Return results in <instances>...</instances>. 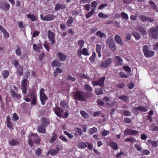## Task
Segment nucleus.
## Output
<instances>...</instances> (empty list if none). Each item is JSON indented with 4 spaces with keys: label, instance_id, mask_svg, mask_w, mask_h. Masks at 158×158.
Wrapping results in <instances>:
<instances>
[{
    "label": "nucleus",
    "instance_id": "obj_51",
    "mask_svg": "<svg viewBox=\"0 0 158 158\" xmlns=\"http://www.w3.org/2000/svg\"><path fill=\"white\" fill-rule=\"evenodd\" d=\"M84 42L83 40H80L78 41V44L80 47V51L81 50V48L84 46Z\"/></svg>",
    "mask_w": 158,
    "mask_h": 158
},
{
    "label": "nucleus",
    "instance_id": "obj_6",
    "mask_svg": "<svg viewBox=\"0 0 158 158\" xmlns=\"http://www.w3.org/2000/svg\"><path fill=\"white\" fill-rule=\"evenodd\" d=\"M158 27L156 26V27H153L149 29V34L151 35L152 37L154 39L157 38L158 35Z\"/></svg>",
    "mask_w": 158,
    "mask_h": 158
},
{
    "label": "nucleus",
    "instance_id": "obj_38",
    "mask_svg": "<svg viewBox=\"0 0 158 158\" xmlns=\"http://www.w3.org/2000/svg\"><path fill=\"white\" fill-rule=\"evenodd\" d=\"M31 98H37V94L36 91L35 90H33L31 91L29 94Z\"/></svg>",
    "mask_w": 158,
    "mask_h": 158
},
{
    "label": "nucleus",
    "instance_id": "obj_8",
    "mask_svg": "<svg viewBox=\"0 0 158 158\" xmlns=\"http://www.w3.org/2000/svg\"><path fill=\"white\" fill-rule=\"evenodd\" d=\"M105 79V77H102L99 79L98 81H92V84L94 86L98 85L100 87H102L104 86V82Z\"/></svg>",
    "mask_w": 158,
    "mask_h": 158
},
{
    "label": "nucleus",
    "instance_id": "obj_54",
    "mask_svg": "<svg viewBox=\"0 0 158 158\" xmlns=\"http://www.w3.org/2000/svg\"><path fill=\"white\" fill-rule=\"evenodd\" d=\"M64 134L66 135L70 139H72L73 137V136L72 135L66 131H64Z\"/></svg>",
    "mask_w": 158,
    "mask_h": 158
},
{
    "label": "nucleus",
    "instance_id": "obj_1",
    "mask_svg": "<svg viewBox=\"0 0 158 158\" xmlns=\"http://www.w3.org/2000/svg\"><path fill=\"white\" fill-rule=\"evenodd\" d=\"M53 110L56 115L60 118H67L69 115L67 111L64 113V110L60 107L56 106L53 109Z\"/></svg>",
    "mask_w": 158,
    "mask_h": 158
},
{
    "label": "nucleus",
    "instance_id": "obj_39",
    "mask_svg": "<svg viewBox=\"0 0 158 158\" xmlns=\"http://www.w3.org/2000/svg\"><path fill=\"white\" fill-rule=\"evenodd\" d=\"M96 35L97 36H98V37H99L101 38H102L103 37L106 38V34L105 33L102 32L100 31H97L96 33Z\"/></svg>",
    "mask_w": 158,
    "mask_h": 158
},
{
    "label": "nucleus",
    "instance_id": "obj_62",
    "mask_svg": "<svg viewBox=\"0 0 158 158\" xmlns=\"http://www.w3.org/2000/svg\"><path fill=\"white\" fill-rule=\"evenodd\" d=\"M68 78L69 80L70 81L73 82L76 80V78L75 77H73L72 75L70 74H69L68 75Z\"/></svg>",
    "mask_w": 158,
    "mask_h": 158
},
{
    "label": "nucleus",
    "instance_id": "obj_20",
    "mask_svg": "<svg viewBox=\"0 0 158 158\" xmlns=\"http://www.w3.org/2000/svg\"><path fill=\"white\" fill-rule=\"evenodd\" d=\"M137 29L143 35H145L147 34L146 30L142 27L138 26L137 27Z\"/></svg>",
    "mask_w": 158,
    "mask_h": 158
},
{
    "label": "nucleus",
    "instance_id": "obj_21",
    "mask_svg": "<svg viewBox=\"0 0 158 158\" xmlns=\"http://www.w3.org/2000/svg\"><path fill=\"white\" fill-rule=\"evenodd\" d=\"M147 142L148 144L151 143L153 148L156 147L158 146L157 142H156L154 140H153L151 139H149L148 140Z\"/></svg>",
    "mask_w": 158,
    "mask_h": 158
},
{
    "label": "nucleus",
    "instance_id": "obj_19",
    "mask_svg": "<svg viewBox=\"0 0 158 158\" xmlns=\"http://www.w3.org/2000/svg\"><path fill=\"white\" fill-rule=\"evenodd\" d=\"M27 17L33 22L36 20L37 19V16H35L34 14H28L27 15Z\"/></svg>",
    "mask_w": 158,
    "mask_h": 158
},
{
    "label": "nucleus",
    "instance_id": "obj_47",
    "mask_svg": "<svg viewBox=\"0 0 158 158\" xmlns=\"http://www.w3.org/2000/svg\"><path fill=\"white\" fill-rule=\"evenodd\" d=\"M15 52L16 54L19 56H20L22 55L21 50L20 47H17L15 50Z\"/></svg>",
    "mask_w": 158,
    "mask_h": 158
},
{
    "label": "nucleus",
    "instance_id": "obj_13",
    "mask_svg": "<svg viewBox=\"0 0 158 158\" xmlns=\"http://www.w3.org/2000/svg\"><path fill=\"white\" fill-rule=\"evenodd\" d=\"M114 40L116 43L121 46L123 45V43L122 42L120 37L118 35H116L114 37Z\"/></svg>",
    "mask_w": 158,
    "mask_h": 158
},
{
    "label": "nucleus",
    "instance_id": "obj_45",
    "mask_svg": "<svg viewBox=\"0 0 158 158\" xmlns=\"http://www.w3.org/2000/svg\"><path fill=\"white\" fill-rule=\"evenodd\" d=\"M80 113L82 116V117L84 118H88L89 117V115L88 114L84 111L81 110L80 111Z\"/></svg>",
    "mask_w": 158,
    "mask_h": 158
},
{
    "label": "nucleus",
    "instance_id": "obj_53",
    "mask_svg": "<svg viewBox=\"0 0 158 158\" xmlns=\"http://www.w3.org/2000/svg\"><path fill=\"white\" fill-rule=\"evenodd\" d=\"M98 16L100 18H107L108 17V15H104L102 12L99 13L98 14Z\"/></svg>",
    "mask_w": 158,
    "mask_h": 158
},
{
    "label": "nucleus",
    "instance_id": "obj_57",
    "mask_svg": "<svg viewBox=\"0 0 158 158\" xmlns=\"http://www.w3.org/2000/svg\"><path fill=\"white\" fill-rule=\"evenodd\" d=\"M98 5V3L96 1H94L92 2L91 4V6L93 8H94L97 7Z\"/></svg>",
    "mask_w": 158,
    "mask_h": 158
},
{
    "label": "nucleus",
    "instance_id": "obj_36",
    "mask_svg": "<svg viewBox=\"0 0 158 158\" xmlns=\"http://www.w3.org/2000/svg\"><path fill=\"white\" fill-rule=\"evenodd\" d=\"M45 127H44L43 126H40L38 127V131L40 133L44 134L45 132Z\"/></svg>",
    "mask_w": 158,
    "mask_h": 158
},
{
    "label": "nucleus",
    "instance_id": "obj_58",
    "mask_svg": "<svg viewBox=\"0 0 158 158\" xmlns=\"http://www.w3.org/2000/svg\"><path fill=\"white\" fill-rule=\"evenodd\" d=\"M27 80L26 78L23 79L22 82V87H27Z\"/></svg>",
    "mask_w": 158,
    "mask_h": 158
},
{
    "label": "nucleus",
    "instance_id": "obj_30",
    "mask_svg": "<svg viewBox=\"0 0 158 158\" xmlns=\"http://www.w3.org/2000/svg\"><path fill=\"white\" fill-rule=\"evenodd\" d=\"M84 88L86 91H88L90 92L92 91L93 90L92 88L88 84H84Z\"/></svg>",
    "mask_w": 158,
    "mask_h": 158
},
{
    "label": "nucleus",
    "instance_id": "obj_52",
    "mask_svg": "<svg viewBox=\"0 0 158 158\" xmlns=\"http://www.w3.org/2000/svg\"><path fill=\"white\" fill-rule=\"evenodd\" d=\"M121 16L123 19H128V15L124 12H122L121 14Z\"/></svg>",
    "mask_w": 158,
    "mask_h": 158
},
{
    "label": "nucleus",
    "instance_id": "obj_55",
    "mask_svg": "<svg viewBox=\"0 0 158 158\" xmlns=\"http://www.w3.org/2000/svg\"><path fill=\"white\" fill-rule=\"evenodd\" d=\"M102 46L99 44H97L96 45V51L97 52H101Z\"/></svg>",
    "mask_w": 158,
    "mask_h": 158
},
{
    "label": "nucleus",
    "instance_id": "obj_25",
    "mask_svg": "<svg viewBox=\"0 0 158 158\" xmlns=\"http://www.w3.org/2000/svg\"><path fill=\"white\" fill-rule=\"evenodd\" d=\"M150 4L151 6V7L153 8V9L156 12H158V10L156 6L155 3L154 2L152 1H149Z\"/></svg>",
    "mask_w": 158,
    "mask_h": 158
},
{
    "label": "nucleus",
    "instance_id": "obj_46",
    "mask_svg": "<svg viewBox=\"0 0 158 158\" xmlns=\"http://www.w3.org/2000/svg\"><path fill=\"white\" fill-rule=\"evenodd\" d=\"M52 64V66L53 67L57 66H60V62L59 60H56L53 61Z\"/></svg>",
    "mask_w": 158,
    "mask_h": 158
},
{
    "label": "nucleus",
    "instance_id": "obj_15",
    "mask_svg": "<svg viewBox=\"0 0 158 158\" xmlns=\"http://www.w3.org/2000/svg\"><path fill=\"white\" fill-rule=\"evenodd\" d=\"M108 145L114 150H116L118 148V146L117 143L113 141H110L108 143Z\"/></svg>",
    "mask_w": 158,
    "mask_h": 158
},
{
    "label": "nucleus",
    "instance_id": "obj_28",
    "mask_svg": "<svg viewBox=\"0 0 158 158\" xmlns=\"http://www.w3.org/2000/svg\"><path fill=\"white\" fill-rule=\"evenodd\" d=\"M0 7L3 8L5 10H8L10 7V5L9 4L6 3H4L3 4V5H1Z\"/></svg>",
    "mask_w": 158,
    "mask_h": 158
},
{
    "label": "nucleus",
    "instance_id": "obj_11",
    "mask_svg": "<svg viewBox=\"0 0 158 158\" xmlns=\"http://www.w3.org/2000/svg\"><path fill=\"white\" fill-rule=\"evenodd\" d=\"M48 35L49 41L51 42L52 45H53L55 43V35L54 33L50 31H48Z\"/></svg>",
    "mask_w": 158,
    "mask_h": 158
},
{
    "label": "nucleus",
    "instance_id": "obj_41",
    "mask_svg": "<svg viewBox=\"0 0 158 158\" xmlns=\"http://www.w3.org/2000/svg\"><path fill=\"white\" fill-rule=\"evenodd\" d=\"M17 73L18 75H19L20 76L22 75L23 74V67L21 66H19L17 70Z\"/></svg>",
    "mask_w": 158,
    "mask_h": 158
},
{
    "label": "nucleus",
    "instance_id": "obj_7",
    "mask_svg": "<svg viewBox=\"0 0 158 158\" xmlns=\"http://www.w3.org/2000/svg\"><path fill=\"white\" fill-rule=\"evenodd\" d=\"M107 42L109 45V48L112 51H115L116 47L115 45L113 38L111 37H109L106 40Z\"/></svg>",
    "mask_w": 158,
    "mask_h": 158
},
{
    "label": "nucleus",
    "instance_id": "obj_63",
    "mask_svg": "<svg viewBox=\"0 0 158 158\" xmlns=\"http://www.w3.org/2000/svg\"><path fill=\"white\" fill-rule=\"evenodd\" d=\"M109 134L108 131L104 130L102 133V135L103 136H106Z\"/></svg>",
    "mask_w": 158,
    "mask_h": 158
},
{
    "label": "nucleus",
    "instance_id": "obj_49",
    "mask_svg": "<svg viewBox=\"0 0 158 158\" xmlns=\"http://www.w3.org/2000/svg\"><path fill=\"white\" fill-rule=\"evenodd\" d=\"M139 111L146 112L148 110L146 107L140 106L137 107Z\"/></svg>",
    "mask_w": 158,
    "mask_h": 158
},
{
    "label": "nucleus",
    "instance_id": "obj_27",
    "mask_svg": "<svg viewBox=\"0 0 158 158\" xmlns=\"http://www.w3.org/2000/svg\"><path fill=\"white\" fill-rule=\"evenodd\" d=\"M73 21V18L70 17L69 18V19L67 21L66 25L68 27H70L72 26V24Z\"/></svg>",
    "mask_w": 158,
    "mask_h": 158
},
{
    "label": "nucleus",
    "instance_id": "obj_23",
    "mask_svg": "<svg viewBox=\"0 0 158 158\" xmlns=\"http://www.w3.org/2000/svg\"><path fill=\"white\" fill-rule=\"evenodd\" d=\"M33 48L34 51L38 52H40V49L42 48V46L41 44L37 45L35 44H34L33 45Z\"/></svg>",
    "mask_w": 158,
    "mask_h": 158
},
{
    "label": "nucleus",
    "instance_id": "obj_48",
    "mask_svg": "<svg viewBox=\"0 0 158 158\" xmlns=\"http://www.w3.org/2000/svg\"><path fill=\"white\" fill-rule=\"evenodd\" d=\"M57 138V135L56 134V133H54L52 134V138L50 140V142L51 143H52Z\"/></svg>",
    "mask_w": 158,
    "mask_h": 158
},
{
    "label": "nucleus",
    "instance_id": "obj_24",
    "mask_svg": "<svg viewBox=\"0 0 158 158\" xmlns=\"http://www.w3.org/2000/svg\"><path fill=\"white\" fill-rule=\"evenodd\" d=\"M87 147V145L86 143L83 142H80L78 143V147L81 149H85Z\"/></svg>",
    "mask_w": 158,
    "mask_h": 158
},
{
    "label": "nucleus",
    "instance_id": "obj_12",
    "mask_svg": "<svg viewBox=\"0 0 158 158\" xmlns=\"http://www.w3.org/2000/svg\"><path fill=\"white\" fill-rule=\"evenodd\" d=\"M59 150V148L57 147L55 149H51L49 151L47 155L49 154L52 156H54L56 155L58 152Z\"/></svg>",
    "mask_w": 158,
    "mask_h": 158
},
{
    "label": "nucleus",
    "instance_id": "obj_59",
    "mask_svg": "<svg viewBox=\"0 0 158 158\" xmlns=\"http://www.w3.org/2000/svg\"><path fill=\"white\" fill-rule=\"evenodd\" d=\"M75 130L79 133L80 135H81L82 134V130L80 128L77 127L75 129Z\"/></svg>",
    "mask_w": 158,
    "mask_h": 158
},
{
    "label": "nucleus",
    "instance_id": "obj_18",
    "mask_svg": "<svg viewBox=\"0 0 158 158\" xmlns=\"http://www.w3.org/2000/svg\"><path fill=\"white\" fill-rule=\"evenodd\" d=\"M60 105L61 107L63 109H67L69 107L68 103L64 101H62L60 102Z\"/></svg>",
    "mask_w": 158,
    "mask_h": 158
},
{
    "label": "nucleus",
    "instance_id": "obj_32",
    "mask_svg": "<svg viewBox=\"0 0 158 158\" xmlns=\"http://www.w3.org/2000/svg\"><path fill=\"white\" fill-rule=\"evenodd\" d=\"M89 133L91 135L93 134L96 133L98 131L97 129L95 127H93L88 130Z\"/></svg>",
    "mask_w": 158,
    "mask_h": 158
},
{
    "label": "nucleus",
    "instance_id": "obj_4",
    "mask_svg": "<svg viewBox=\"0 0 158 158\" xmlns=\"http://www.w3.org/2000/svg\"><path fill=\"white\" fill-rule=\"evenodd\" d=\"M75 99L81 101L85 100V93L81 91H77L74 94Z\"/></svg>",
    "mask_w": 158,
    "mask_h": 158
},
{
    "label": "nucleus",
    "instance_id": "obj_56",
    "mask_svg": "<svg viewBox=\"0 0 158 158\" xmlns=\"http://www.w3.org/2000/svg\"><path fill=\"white\" fill-rule=\"evenodd\" d=\"M131 129H126L124 132V135H131Z\"/></svg>",
    "mask_w": 158,
    "mask_h": 158
},
{
    "label": "nucleus",
    "instance_id": "obj_60",
    "mask_svg": "<svg viewBox=\"0 0 158 158\" xmlns=\"http://www.w3.org/2000/svg\"><path fill=\"white\" fill-rule=\"evenodd\" d=\"M12 63L16 68L19 65V62L16 60H13L12 61Z\"/></svg>",
    "mask_w": 158,
    "mask_h": 158
},
{
    "label": "nucleus",
    "instance_id": "obj_3",
    "mask_svg": "<svg viewBox=\"0 0 158 158\" xmlns=\"http://www.w3.org/2000/svg\"><path fill=\"white\" fill-rule=\"evenodd\" d=\"M143 50L144 55L146 57H151L155 53L153 51L149 50L148 46L146 45L143 46Z\"/></svg>",
    "mask_w": 158,
    "mask_h": 158
},
{
    "label": "nucleus",
    "instance_id": "obj_17",
    "mask_svg": "<svg viewBox=\"0 0 158 158\" xmlns=\"http://www.w3.org/2000/svg\"><path fill=\"white\" fill-rule=\"evenodd\" d=\"M11 93L12 97L14 98H15L17 99H20L21 97V95L17 94L12 90H11Z\"/></svg>",
    "mask_w": 158,
    "mask_h": 158
},
{
    "label": "nucleus",
    "instance_id": "obj_43",
    "mask_svg": "<svg viewBox=\"0 0 158 158\" xmlns=\"http://www.w3.org/2000/svg\"><path fill=\"white\" fill-rule=\"evenodd\" d=\"M2 74L4 78H6L9 76V72L7 70H4L3 71Z\"/></svg>",
    "mask_w": 158,
    "mask_h": 158
},
{
    "label": "nucleus",
    "instance_id": "obj_9",
    "mask_svg": "<svg viewBox=\"0 0 158 158\" xmlns=\"http://www.w3.org/2000/svg\"><path fill=\"white\" fill-rule=\"evenodd\" d=\"M40 17L41 19L44 21H49L54 20L56 17L55 15L53 14H49L45 16H43L42 14L40 15Z\"/></svg>",
    "mask_w": 158,
    "mask_h": 158
},
{
    "label": "nucleus",
    "instance_id": "obj_14",
    "mask_svg": "<svg viewBox=\"0 0 158 158\" xmlns=\"http://www.w3.org/2000/svg\"><path fill=\"white\" fill-rule=\"evenodd\" d=\"M114 60L116 62V64L117 65L123 64V60L119 56H115Z\"/></svg>",
    "mask_w": 158,
    "mask_h": 158
},
{
    "label": "nucleus",
    "instance_id": "obj_2",
    "mask_svg": "<svg viewBox=\"0 0 158 158\" xmlns=\"http://www.w3.org/2000/svg\"><path fill=\"white\" fill-rule=\"evenodd\" d=\"M28 143L29 145L31 146L33 144V140L34 138H35L36 143H40V139L38 136V135L36 133L34 134H30L28 136Z\"/></svg>",
    "mask_w": 158,
    "mask_h": 158
},
{
    "label": "nucleus",
    "instance_id": "obj_10",
    "mask_svg": "<svg viewBox=\"0 0 158 158\" xmlns=\"http://www.w3.org/2000/svg\"><path fill=\"white\" fill-rule=\"evenodd\" d=\"M112 59L111 58H108L105 61H102L101 64V67L105 68H107L111 64Z\"/></svg>",
    "mask_w": 158,
    "mask_h": 158
},
{
    "label": "nucleus",
    "instance_id": "obj_35",
    "mask_svg": "<svg viewBox=\"0 0 158 158\" xmlns=\"http://www.w3.org/2000/svg\"><path fill=\"white\" fill-rule=\"evenodd\" d=\"M81 53L84 55L88 56L90 54L88 52L87 49L86 48H83L81 50Z\"/></svg>",
    "mask_w": 158,
    "mask_h": 158
},
{
    "label": "nucleus",
    "instance_id": "obj_29",
    "mask_svg": "<svg viewBox=\"0 0 158 158\" xmlns=\"http://www.w3.org/2000/svg\"><path fill=\"white\" fill-rule=\"evenodd\" d=\"M58 55L60 60L61 61H64L66 59V56L61 52H59Z\"/></svg>",
    "mask_w": 158,
    "mask_h": 158
},
{
    "label": "nucleus",
    "instance_id": "obj_5",
    "mask_svg": "<svg viewBox=\"0 0 158 158\" xmlns=\"http://www.w3.org/2000/svg\"><path fill=\"white\" fill-rule=\"evenodd\" d=\"M44 89L43 88H41L40 91V99L43 105L45 104V101L48 99L47 96L44 93Z\"/></svg>",
    "mask_w": 158,
    "mask_h": 158
},
{
    "label": "nucleus",
    "instance_id": "obj_61",
    "mask_svg": "<svg viewBox=\"0 0 158 158\" xmlns=\"http://www.w3.org/2000/svg\"><path fill=\"white\" fill-rule=\"evenodd\" d=\"M139 110L138 107L134 108L132 109V112L135 114H137L139 113Z\"/></svg>",
    "mask_w": 158,
    "mask_h": 158
},
{
    "label": "nucleus",
    "instance_id": "obj_26",
    "mask_svg": "<svg viewBox=\"0 0 158 158\" xmlns=\"http://www.w3.org/2000/svg\"><path fill=\"white\" fill-rule=\"evenodd\" d=\"M64 5L57 3L55 7V10L57 11L60 9H64Z\"/></svg>",
    "mask_w": 158,
    "mask_h": 158
},
{
    "label": "nucleus",
    "instance_id": "obj_33",
    "mask_svg": "<svg viewBox=\"0 0 158 158\" xmlns=\"http://www.w3.org/2000/svg\"><path fill=\"white\" fill-rule=\"evenodd\" d=\"M96 57V54L94 52H93L92 56L89 58V60L92 62H94L95 61Z\"/></svg>",
    "mask_w": 158,
    "mask_h": 158
},
{
    "label": "nucleus",
    "instance_id": "obj_16",
    "mask_svg": "<svg viewBox=\"0 0 158 158\" xmlns=\"http://www.w3.org/2000/svg\"><path fill=\"white\" fill-rule=\"evenodd\" d=\"M140 19L142 21H148L150 22H152L153 19L149 17H146L144 15H141L140 17Z\"/></svg>",
    "mask_w": 158,
    "mask_h": 158
},
{
    "label": "nucleus",
    "instance_id": "obj_40",
    "mask_svg": "<svg viewBox=\"0 0 158 158\" xmlns=\"http://www.w3.org/2000/svg\"><path fill=\"white\" fill-rule=\"evenodd\" d=\"M95 92L96 94L98 95H100L103 93L102 90L101 88H96Z\"/></svg>",
    "mask_w": 158,
    "mask_h": 158
},
{
    "label": "nucleus",
    "instance_id": "obj_37",
    "mask_svg": "<svg viewBox=\"0 0 158 158\" xmlns=\"http://www.w3.org/2000/svg\"><path fill=\"white\" fill-rule=\"evenodd\" d=\"M19 143V141L16 139H12L9 141V144L12 146H14Z\"/></svg>",
    "mask_w": 158,
    "mask_h": 158
},
{
    "label": "nucleus",
    "instance_id": "obj_31",
    "mask_svg": "<svg viewBox=\"0 0 158 158\" xmlns=\"http://www.w3.org/2000/svg\"><path fill=\"white\" fill-rule=\"evenodd\" d=\"M95 10L94 8H92L90 11L85 15L87 19L90 18L94 13Z\"/></svg>",
    "mask_w": 158,
    "mask_h": 158
},
{
    "label": "nucleus",
    "instance_id": "obj_22",
    "mask_svg": "<svg viewBox=\"0 0 158 158\" xmlns=\"http://www.w3.org/2000/svg\"><path fill=\"white\" fill-rule=\"evenodd\" d=\"M42 126L44 127H46L49 124V122L47 120L46 118L45 117L42 118Z\"/></svg>",
    "mask_w": 158,
    "mask_h": 158
},
{
    "label": "nucleus",
    "instance_id": "obj_42",
    "mask_svg": "<svg viewBox=\"0 0 158 158\" xmlns=\"http://www.w3.org/2000/svg\"><path fill=\"white\" fill-rule=\"evenodd\" d=\"M125 141L126 142H130L131 143H134L136 142L135 139L132 137L126 138L125 139Z\"/></svg>",
    "mask_w": 158,
    "mask_h": 158
},
{
    "label": "nucleus",
    "instance_id": "obj_64",
    "mask_svg": "<svg viewBox=\"0 0 158 158\" xmlns=\"http://www.w3.org/2000/svg\"><path fill=\"white\" fill-rule=\"evenodd\" d=\"M135 147L136 148V150L138 151H142V148H141V146L137 144H135Z\"/></svg>",
    "mask_w": 158,
    "mask_h": 158
},
{
    "label": "nucleus",
    "instance_id": "obj_50",
    "mask_svg": "<svg viewBox=\"0 0 158 158\" xmlns=\"http://www.w3.org/2000/svg\"><path fill=\"white\" fill-rule=\"evenodd\" d=\"M151 128L153 131H158V127L156 126V124L154 123L152 124Z\"/></svg>",
    "mask_w": 158,
    "mask_h": 158
},
{
    "label": "nucleus",
    "instance_id": "obj_44",
    "mask_svg": "<svg viewBox=\"0 0 158 158\" xmlns=\"http://www.w3.org/2000/svg\"><path fill=\"white\" fill-rule=\"evenodd\" d=\"M132 35L137 40H139L140 38V35L137 32H134L132 33Z\"/></svg>",
    "mask_w": 158,
    "mask_h": 158
},
{
    "label": "nucleus",
    "instance_id": "obj_34",
    "mask_svg": "<svg viewBox=\"0 0 158 158\" xmlns=\"http://www.w3.org/2000/svg\"><path fill=\"white\" fill-rule=\"evenodd\" d=\"M119 99L122 100L124 102H127L128 101L129 99L126 96L123 95L122 96H119L118 97Z\"/></svg>",
    "mask_w": 158,
    "mask_h": 158
}]
</instances>
